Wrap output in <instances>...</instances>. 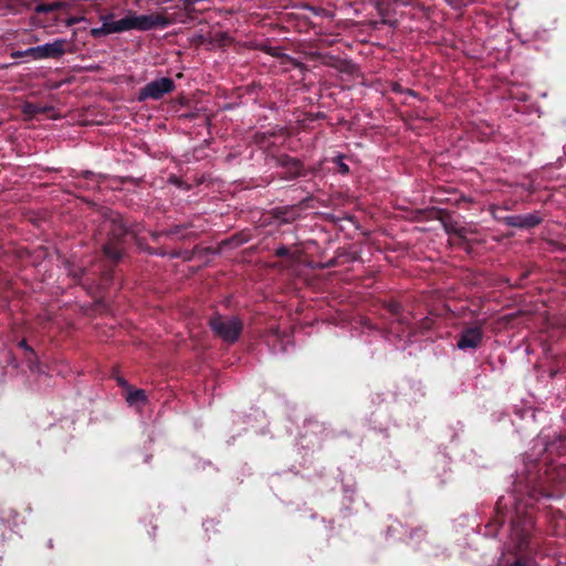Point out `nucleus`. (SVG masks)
I'll return each mask as SVG.
<instances>
[{
	"label": "nucleus",
	"mask_w": 566,
	"mask_h": 566,
	"mask_svg": "<svg viewBox=\"0 0 566 566\" xmlns=\"http://www.w3.org/2000/svg\"><path fill=\"white\" fill-rule=\"evenodd\" d=\"M99 224L94 238L98 248H116L117 244L135 243L137 248H145L139 237L140 226L130 222L117 211L107 207L97 208Z\"/></svg>",
	"instance_id": "1"
},
{
	"label": "nucleus",
	"mask_w": 566,
	"mask_h": 566,
	"mask_svg": "<svg viewBox=\"0 0 566 566\" xmlns=\"http://www.w3.org/2000/svg\"><path fill=\"white\" fill-rule=\"evenodd\" d=\"M534 527L532 513H521L516 507L515 516L512 518L511 539L515 542L516 549L522 552L528 542Z\"/></svg>",
	"instance_id": "2"
},
{
	"label": "nucleus",
	"mask_w": 566,
	"mask_h": 566,
	"mask_svg": "<svg viewBox=\"0 0 566 566\" xmlns=\"http://www.w3.org/2000/svg\"><path fill=\"white\" fill-rule=\"evenodd\" d=\"M213 332L228 343H234L242 331V322L235 316L217 315L210 319Z\"/></svg>",
	"instance_id": "3"
},
{
	"label": "nucleus",
	"mask_w": 566,
	"mask_h": 566,
	"mask_svg": "<svg viewBox=\"0 0 566 566\" xmlns=\"http://www.w3.org/2000/svg\"><path fill=\"white\" fill-rule=\"evenodd\" d=\"M176 88L175 81L170 77H160L147 83L139 90L138 101L144 102L147 99L158 101L166 94L174 92Z\"/></svg>",
	"instance_id": "4"
},
{
	"label": "nucleus",
	"mask_w": 566,
	"mask_h": 566,
	"mask_svg": "<svg viewBox=\"0 0 566 566\" xmlns=\"http://www.w3.org/2000/svg\"><path fill=\"white\" fill-rule=\"evenodd\" d=\"M126 24L128 30H138V31H149L156 28H165L168 25V20L166 17L153 13V14H142L137 15L135 13H129L126 15Z\"/></svg>",
	"instance_id": "5"
},
{
	"label": "nucleus",
	"mask_w": 566,
	"mask_h": 566,
	"mask_svg": "<svg viewBox=\"0 0 566 566\" xmlns=\"http://www.w3.org/2000/svg\"><path fill=\"white\" fill-rule=\"evenodd\" d=\"M71 44L66 39H55L51 43L32 46L30 53H33V60L60 59L66 52H73L66 46Z\"/></svg>",
	"instance_id": "6"
},
{
	"label": "nucleus",
	"mask_w": 566,
	"mask_h": 566,
	"mask_svg": "<svg viewBox=\"0 0 566 566\" xmlns=\"http://www.w3.org/2000/svg\"><path fill=\"white\" fill-rule=\"evenodd\" d=\"M114 13L101 14L99 20L103 24L98 28H92L90 34L94 39L106 36L112 33H120L127 31L126 17L118 21H111Z\"/></svg>",
	"instance_id": "7"
},
{
	"label": "nucleus",
	"mask_w": 566,
	"mask_h": 566,
	"mask_svg": "<svg viewBox=\"0 0 566 566\" xmlns=\"http://www.w3.org/2000/svg\"><path fill=\"white\" fill-rule=\"evenodd\" d=\"M275 165L285 169L283 179L293 180L301 176H305L303 163L287 154H281L273 157Z\"/></svg>",
	"instance_id": "8"
},
{
	"label": "nucleus",
	"mask_w": 566,
	"mask_h": 566,
	"mask_svg": "<svg viewBox=\"0 0 566 566\" xmlns=\"http://www.w3.org/2000/svg\"><path fill=\"white\" fill-rule=\"evenodd\" d=\"M426 220H439L444 230L448 233L454 232L458 233L460 230L457 227V223L452 220V216L449 211L439 208H430L423 211H420Z\"/></svg>",
	"instance_id": "9"
},
{
	"label": "nucleus",
	"mask_w": 566,
	"mask_h": 566,
	"mask_svg": "<svg viewBox=\"0 0 566 566\" xmlns=\"http://www.w3.org/2000/svg\"><path fill=\"white\" fill-rule=\"evenodd\" d=\"M483 337L481 327L473 326L461 332L457 347L461 350L475 349L480 346Z\"/></svg>",
	"instance_id": "10"
},
{
	"label": "nucleus",
	"mask_w": 566,
	"mask_h": 566,
	"mask_svg": "<svg viewBox=\"0 0 566 566\" xmlns=\"http://www.w3.org/2000/svg\"><path fill=\"white\" fill-rule=\"evenodd\" d=\"M543 221L539 212H531L525 214H512L504 218V222L514 228L532 229Z\"/></svg>",
	"instance_id": "11"
},
{
	"label": "nucleus",
	"mask_w": 566,
	"mask_h": 566,
	"mask_svg": "<svg viewBox=\"0 0 566 566\" xmlns=\"http://www.w3.org/2000/svg\"><path fill=\"white\" fill-rule=\"evenodd\" d=\"M272 214L275 219L284 223L293 222L300 217L297 206L294 205L276 207L272 210Z\"/></svg>",
	"instance_id": "12"
},
{
	"label": "nucleus",
	"mask_w": 566,
	"mask_h": 566,
	"mask_svg": "<svg viewBox=\"0 0 566 566\" xmlns=\"http://www.w3.org/2000/svg\"><path fill=\"white\" fill-rule=\"evenodd\" d=\"M248 241H249V234L244 231H241V232H237V233L232 234L231 237L221 241V243L219 244L218 248H226L228 245L238 247L243 243H247Z\"/></svg>",
	"instance_id": "13"
},
{
	"label": "nucleus",
	"mask_w": 566,
	"mask_h": 566,
	"mask_svg": "<svg viewBox=\"0 0 566 566\" xmlns=\"http://www.w3.org/2000/svg\"><path fill=\"white\" fill-rule=\"evenodd\" d=\"M67 7H69V4L65 1H55V2H51V3H39L34 8V11H35V13L41 14V13H49V12L66 9Z\"/></svg>",
	"instance_id": "14"
},
{
	"label": "nucleus",
	"mask_w": 566,
	"mask_h": 566,
	"mask_svg": "<svg viewBox=\"0 0 566 566\" xmlns=\"http://www.w3.org/2000/svg\"><path fill=\"white\" fill-rule=\"evenodd\" d=\"M126 401L129 406H138L147 401V396L143 389H130L126 395Z\"/></svg>",
	"instance_id": "15"
},
{
	"label": "nucleus",
	"mask_w": 566,
	"mask_h": 566,
	"mask_svg": "<svg viewBox=\"0 0 566 566\" xmlns=\"http://www.w3.org/2000/svg\"><path fill=\"white\" fill-rule=\"evenodd\" d=\"M45 108L44 107H41L34 103H31V102H25L23 105H22V113L28 116V117H34L36 116L38 114H42V113H45Z\"/></svg>",
	"instance_id": "16"
},
{
	"label": "nucleus",
	"mask_w": 566,
	"mask_h": 566,
	"mask_svg": "<svg viewBox=\"0 0 566 566\" xmlns=\"http://www.w3.org/2000/svg\"><path fill=\"white\" fill-rule=\"evenodd\" d=\"M84 21H87V18L85 15H72V17H69L64 23L66 27H72V25H75L80 22H84Z\"/></svg>",
	"instance_id": "17"
},
{
	"label": "nucleus",
	"mask_w": 566,
	"mask_h": 566,
	"mask_svg": "<svg viewBox=\"0 0 566 566\" xmlns=\"http://www.w3.org/2000/svg\"><path fill=\"white\" fill-rule=\"evenodd\" d=\"M31 48L24 50V51H13L11 53V56L13 59H20V57H31L33 60V53H30Z\"/></svg>",
	"instance_id": "18"
},
{
	"label": "nucleus",
	"mask_w": 566,
	"mask_h": 566,
	"mask_svg": "<svg viewBox=\"0 0 566 566\" xmlns=\"http://www.w3.org/2000/svg\"><path fill=\"white\" fill-rule=\"evenodd\" d=\"M314 198L313 196H308L304 199H302L298 203H296L295 206H297V210L298 212L303 209H306V208H310V201H312Z\"/></svg>",
	"instance_id": "19"
},
{
	"label": "nucleus",
	"mask_w": 566,
	"mask_h": 566,
	"mask_svg": "<svg viewBox=\"0 0 566 566\" xmlns=\"http://www.w3.org/2000/svg\"><path fill=\"white\" fill-rule=\"evenodd\" d=\"M82 177L84 179H93L95 177V174L93 171L85 170L82 172Z\"/></svg>",
	"instance_id": "20"
},
{
	"label": "nucleus",
	"mask_w": 566,
	"mask_h": 566,
	"mask_svg": "<svg viewBox=\"0 0 566 566\" xmlns=\"http://www.w3.org/2000/svg\"><path fill=\"white\" fill-rule=\"evenodd\" d=\"M19 347L25 349V350H32L31 347H29L28 343L25 339H22L21 342H19Z\"/></svg>",
	"instance_id": "21"
},
{
	"label": "nucleus",
	"mask_w": 566,
	"mask_h": 566,
	"mask_svg": "<svg viewBox=\"0 0 566 566\" xmlns=\"http://www.w3.org/2000/svg\"><path fill=\"white\" fill-rule=\"evenodd\" d=\"M276 252H277V255H280V256H284V255L289 254V250H284V249L276 250Z\"/></svg>",
	"instance_id": "22"
},
{
	"label": "nucleus",
	"mask_w": 566,
	"mask_h": 566,
	"mask_svg": "<svg viewBox=\"0 0 566 566\" xmlns=\"http://www.w3.org/2000/svg\"><path fill=\"white\" fill-rule=\"evenodd\" d=\"M342 171L347 172L348 171V167L346 165L342 166Z\"/></svg>",
	"instance_id": "23"
},
{
	"label": "nucleus",
	"mask_w": 566,
	"mask_h": 566,
	"mask_svg": "<svg viewBox=\"0 0 566 566\" xmlns=\"http://www.w3.org/2000/svg\"><path fill=\"white\" fill-rule=\"evenodd\" d=\"M407 92H408V94H410V95H416V93H415L412 90H408Z\"/></svg>",
	"instance_id": "24"
},
{
	"label": "nucleus",
	"mask_w": 566,
	"mask_h": 566,
	"mask_svg": "<svg viewBox=\"0 0 566 566\" xmlns=\"http://www.w3.org/2000/svg\"><path fill=\"white\" fill-rule=\"evenodd\" d=\"M158 254H159V255H161V256H165V255H166V253H165V252H160V253H158Z\"/></svg>",
	"instance_id": "25"
}]
</instances>
